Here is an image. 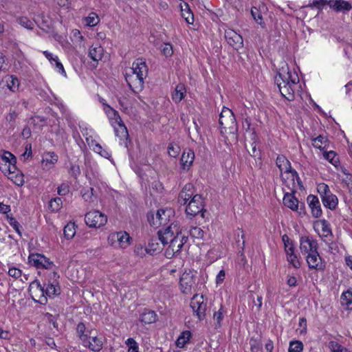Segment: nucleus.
I'll return each instance as SVG.
<instances>
[{"mask_svg":"<svg viewBox=\"0 0 352 352\" xmlns=\"http://www.w3.org/2000/svg\"><path fill=\"white\" fill-rule=\"evenodd\" d=\"M282 67L274 78V82L277 85L281 95L289 101L294 99V93L299 87V77L296 72Z\"/></svg>","mask_w":352,"mask_h":352,"instance_id":"1","label":"nucleus"},{"mask_svg":"<svg viewBox=\"0 0 352 352\" xmlns=\"http://www.w3.org/2000/svg\"><path fill=\"white\" fill-rule=\"evenodd\" d=\"M174 211L172 208L159 209L156 214L150 212L147 215L148 221L151 226L157 227L159 226H166L170 221L173 217Z\"/></svg>","mask_w":352,"mask_h":352,"instance_id":"2","label":"nucleus"},{"mask_svg":"<svg viewBox=\"0 0 352 352\" xmlns=\"http://www.w3.org/2000/svg\"><path fill=\"white\" fill-rule=\"evenodd\" d=\"M34 284L36 285V289L41 294L39 300L41 303H45L47 302L46 296L52 297L58 296L60 294V287L58 286V283H56V281L52 283L50 280H48L47 283L44 284L43 286L37 280L33 282L32 285Z\"/></svg>","mask_w":352,"mask_h":352,"instance_id":"3","label":"nucleus"},{"mask_svg":"<svg viewBox=\"0 0 352 352\" xmlns=\"http://www.w3.org/2000/svg\"><path fill=\"white\" fill-rule=\"evenodd\" d=\"M181 228L177 223H171L166 228L157 232L158 239L163 246L168 245L169 242L175 238L177 234H180Z\"/></svg>","mask_w":352,"mask_h":352,"instance_id":"4","label":"nucleus"},{"mask_svg":"<svg viewBox=\"0 0 352 352\" xmlns=\"http://www.w3.org/2000/svg\"><path fill=\"white\" fill-rule=\"evenodd\" d=\"M190 306L192 310L193 314L197 317L199 320L204 319L207 309V304L204 300V296L195 294L191 298Z\"/></svg>","mask_w":352,"mask_h":352,"instance_id":"5","label":"nucleus"},{"mask_svg":"<svg viewBox=\"0 0 352 352\" xmlns=\"http://www.w3.org/2000/svg\"><path fill=\"white\" fill-rule=\"evenodd\" d=\"M276 164L281 173H285L287 174H290L293 185H294L295 178L297 179L298 184H300L301 182L298 177V173L295 170L292 169L290 162L286 158L285 156L283 155H278L276 160Z\"/></svg>","mask_w":352,"mask_h":352,"instance_id":"6","label":"nucleus"},{"mask_svg":"<svg viewBox=\"0 0 352 352\" xmlns=\"http://www.w3.org/2000/svg\"><path fill=\"white\" fill-rule=\"evenodd\" d=\"M86 224L90 228H100L107 222V216L98 210L87 212L85 217Z\"/></svg>","mask_w":352,"mask_h":352,"instance_id":"7","label":"nucleus"},{"mask_svg":"<svg viewBox=\"0 0 352 352\" xmlns=\"http://www.w3.org/2000/svg\"><path fill=\"white\" fill-rule=\"evenodd\" d=\"M179 284L182 293L185 294H191L196 286L195 272L189 271L183 273L179 280Z\"/></svg>","mask_w":352,"mask_h":352,"instance_id":"8","label":"nucleus"},{"mask_svg":"<svg viewBox=\"0 0 352 352\" xmlns=\"http://www.w3.org/2000/svg\"><path fill=\"white\" fill-rule=\"evenodd\" d=\"M104 338L98 336L96 330L89 332L87 339L82 342L83 346L88 347L94 352H99L103 346Z\"/></svg>","mask_w":352,"mask_h":352,"instance_id":"9","label":"nucleus"},{"mask_svg":"<svg viewBox=\"0 0 352 352\" xmlns=\"http://www.w3.org/2000/svg\"><path fill=\"white\" fill-rule=\"evenodd\" d=\"M204 198L201 195L195 194L189 201L186 212L188 216L195 217L204 210Z\"/></svg>","mask_w":352,"mask_h":352,"instance_id":"10","label":"nucleus"},{"mask_svg":"<svg viewBox=\"0 0 352 352\" xmlns=\"http://www.w3.org/2000/svg\"><path fill=\"white\" fill-rule=\"evenodd\" d=\"M16 157L10 151H4L0 157V169L5 174L16 170Z\"/></svg>","mask_w":352,"mask_h":352,"instance_id":"11","label":"nucleus"},{"mask_svg":"<svg viewBox=\"0 0 352 352\" xmlns=\"http://www.w3.org/2000/svg\"><path fill=\"white\" fill-rule=\"evenodd\" d=\"M219 123L222 128L233 129L236 123L232 111L223 107L219 115Z\"/></svg>","mask_w":352,"mask_h":352,"instance_id":"12","label":"nucleus"},{"mask_svg":"<svg viewBox=\"0 0 352 352\" xmlns=\"http://www.w3.org/2000/svg\"><path fill=\"white\" fill-rule=\"evenodd\" d=\"M131 237L126 232H118L112 233L108 238L109 242L116 247L124 248L130 243Z\"/></svg>","mask_w":352,"mask_h":352,"instance_id":"13","label":"nucleus"},{"mask_svg":"<svg viewBox=\"0 0 352 352\" xmlns=\"http://www.w3.org/2000/svg\"><path fill=\"white\" fill-rule=\"evenodd\" d=\"M300 249L305 256L318 250V241L310 236H301L300 239Z\"/></svg>","mask_w":352,"mask_h":352,"instance_id":"14","label":"nucleus"},{"mask_svg":"<svg viewBox=\"0 0 352 352\" xmlns=\"http://www.w3.org/2000/svg\"><path fill=\"white\" fill-rule=\"evenodd\" d=\"M283 201L286 207L293 211L298 212L300 215L305 214L306 212L304 203H301L299 206L298 200L293 194L289 192L285 193Z\"/></svg>","mask_w":352,"mask_h":352,"instance_id":"15","label":"nucleus"},{"mask_svg":"<svg viewBox=\"0 0 352 352\" xmlns=\"http://www.w3.org/2000/svg\"><path fill=\"white\" fill-rule=\"evenodd\" d=\"M124 78L129 85L130 89L134 93L141 91L144 88V80L140 78L133 72H126Z\"/></svg>","mask_w":352,"mask_h":352,"instance_id":"16","label":"nucleus"},{"mask_svg":"<svg viewBox=\"0 0 352 352\" xmlns=\"http://www.w3.org/2000/svg\"><path fill=\"white\" fill-rule=\"evenodd\" d=\"M305 258L309 269L319 271L324 270L325 262L319 254L318 250L312 254H308Z\"/></svg>","mask_w":352,"mask_h":352,"instance_id":"17","label":"nucleus"},{"mask_svg":"<svg viewBox=\"0 0 352 352\" xmlns=\"http://www.w3.org/2000/svg\"><path fill=\"white\" fill-rule=\"evenodd\" d=\"M225 38L228 43L234 49L239 50L243 47V37L232 29H228L225 31Z\"/></svg>","mask_w":352,"mask_h":352,"instance_id":"18","label":"nucleus"},{"mask_svg":"<svg viewBox=\"0 0 352 352\" xmlns=\"http://www.w3.org/2000/svg\"><path fill=\"white\" fill-rule=\"evenodd\" d=\"M130 72H133L143 80L148 76V69L146 61L143 58L136 59L129 69Z\"/></svg>","mask_w":352,"mask_h":352,"instance_id":"19","label":"nucleus"},{"mask_svg":"<svg viewBox=\"0 0 352 352\" xmlns=\"http://www.w3.org/2000/svg\"><path fill=\"white\" fill-rule=\"evenodd\" d=\"M307 202L311 210L312 216L315 218L320 217L322 211L318 197L314 195H309L307 197Z\"/></svg>","mask_w":352,"mask_h":352,"instance_id":"20","label":"nucleus"},{"mask_svg":"<svg viewBox=\"0 0 352 352\" xmlns=\"http://www.w3.org/2000/svg\"><path fill=\"white\" fill-rule=\"evenodd\" d=\"M168 244V247L165 250V256L168 258H171L178 255L183 248V243L179 241V239L177 236Z\"/></svg>","mask_w":352,"mask_h":352,"instance_id":"21","label":"nucleus"},{"mask_svg":"<svg viewBox=\"0 0 352 352\" xmlns=\"http://www.w3.org/2000/svg\"><path fill=\"white\" fill-rule=\"evenodd\" d=\"M194 195L195 194L193 185L190 183L186 184L179 194L178 202L180 204L185 205Z\"/></svg>","mask_w":352,"mask_h":352,"instance_id":"22","label":"nucleus"},{"mask_svg":"<svg viewBox=\"0 0 352 352\" xmlns=\"http://www.w3.org/2000/svg\"><path fill=\"white\" fill-rule=\"evenodd\" d=\"M195 160L194 151L191 149H185L183 151L180 159L182 168L186 171L188 170L192 166Z\"/></svg>","mask_w":352,"mask_h":352,"instance_id":"23","label":"nucleus"},{"mask_svg":"<svg viewBox=\"0 0 352 352\" xmlns=\"http://www.w3.org/2000/svg\"><path fill=\"white\" fill-rule=\"evenodd\" d=\"M328 3L329 6L336 12H346L352 8L351 3L344 0H329Z\"/></svg>","mask_w":352,"mask_h":352,"instance_id":"24","label":"nucleus"},{"mask_svg":"<svg viewBox=\"0 0 352 352\" xmlns=\"http://www.w3.org/2000/svg\"><path fill=\"white\" fill-rule=\"evenodd\" d=\"M321 199L324 206L331 210H335L338 204V199L337 196L332 192H330Z\"/></svg>","mask_w":352,"mask_h":352,"instance_id":"25","label":"nucleus"},{"mask_svg":"<svg viewBox=\"0 0 352 352\" xmlns=\"http://www.w3.org/2000/svg\"><path fill=\"white\" fill-rule=\"evenodd\" d=\"M157 317L154 311L145 309L140 316V320L145 324H151L157 320Z\"/></svg>","mask_w":352,"mask_h":352,"instance_id":"26","label":"nucleus"},{"mask_svg":"<svg viewBox=\"0 0 352 352\" xmlns=\"http://www.w3.org/2000/svg\"><path fill=\"white\" fill-rule=\"evenodd\" d=\"M104 111L107 114L109 119L111 120V124L113 126H115V124H117L122 122L118 112L112 107H111L110 106H107V107H104Z\"/></svg>","mask_w":352,"mask_h":352,"instance_id":"27","label":"nucleus"},{"mask_svg":"<svg viewBox=\"0 0 352 352\" xmlns=\"http://www.w3.org/2000/svg\"><path fill=\"white\" fill-rule=\"evenodd\" d=\"M186 90L184 85L178 84L172 94L173 100L178 103L182 100L186 94Z\"/></svg>","mask_w":352,"mask_h":352,"instance_id":"28","label":"nucleus"},{"mask_svg":"<svg viewBox=\"0 0 352 352\" xmlns=\"http://www.w3.org/2000/svg\"><path fill=\"white\" fill-rule=\"evenodd\" d=\"M8 178L12 180L16 185L20 186L24 184V178L22 173L16 167L14 171L7 172Z\"/></svg>","mask_w":352,"mask_h":352,"instance_id":"29","label":"nucleus"},{"mask_svg":"<svg viewBox=\"0 0 352 352\" xmlns=\"http://www.w3.org/2000/svg\"><path fill=\"white\" fill-rule=\"evenodd\" d=\"M227 311L223 305H221L218 311H215L213 314V320H214V328L218 329L221 327V322L226 314Z\"/></svg>","mask_w":352,"mask_h":352,"instance_id":"30","label":"nucleus"},{"mask_svg":"<svg viewBox=\"0 0 352 352\" xmlns=\"http://www.w3.org/2000/svg\"><path fill=\"white\" fill-rule=\"evenodd\" d=\"M94 330V329H87L83 322H79L76 327V333L82 343L87 339L89 332L93 331Z\"/></svg>","mask_w":352,"mask_h":352,"instance_id":"31","label":"nucleus"},{"mask_svg":"<svg viewBox=\"0 0 352 352\" xmlns=\"http://www.w3.org/2000/svg\"><path fill=\"white\" fill-rule=\"evenodd\" d=\"M157 240H159L158 238L151 239L150 240L148 245L145 248L146 253L152 255L156 252H160L162 250V248L157 242Z\"/></svg>","mask_w":352,"mask_h":352,"instance_id":"32","label":"nucleus"},{"mask_svg":"<svg viewBox=\"0 0 352 352\" xmlns=\"http://www.w3.org/2000/svg\"><path fill=\"white\" fill-rule=\"evenodd\" d=\"M191 332L190 331H184L181 333L176 341V345L179 348H183L188 342L191 338Z\"/></svg>","mask_w":352,"mask_h":352,"instance_id":"33","label":"nucleus"},{"mask_svg":"<svg viewBox=\"0 0 352 352\" xmlns=\"http://www.w3.org/2000/svg\"><path fill=\"white\" fill-rule=\"evenodd\" d=\"M312 145L320 150H324L325 147L328 145L327 139L322 136L318 135L316 138H311Z\"/></svg>","mask_w":352,"mask_h":352,"instance_id":"34","label":"nucleus"},{"mask_svg":"<svg viewBox=\"0 0 352 352\" xmlns=\"http://www.w3.org/2000/svg\"><path fill=\"white\" fill-rule=\"evenodd\" d=\"M103 49L101 46L92 47L89 50V56L95 62L98 63L102 57Z\"/></svg>","mask_w":352,"mask_h":352,"instance_id":"35","label":"nucleus"},{"mask_svg":"<svg viewBox=\"0 0 352 352\" xmlns=\"http://www.w3.org/2000/svg\"><path fill=\"white\" fill-rule=\"evenodd\" d=\"M184 8L183 6L182 9V16L188 24H192L194 23V16L190 10V8L187 3L184 4Z\"/></svg>","mask_w":352,"mask_h":352,"instance_id":"36","label":"nucleus"},{"mask_svg":"<svg viewBox=\"0 0 352 352\" xmlns=\"http://www.w3.org/2000/svg\"><path fill=\"white\" fill-rule=\"evenodd\" d=\"M341 302L347 309H352V288L342 294Z\"/></svg>","mask_w":352,"mask_h":352,"instance_id":"37","label":"nucleus"},{"mask_svg":"<svg viewBox=\"0 0 352 352\" xmlns=\"http://www.w3.org/2000/svg\"><path fill=\"white\" fill-rule=\"evenodd\" d=\"M58 161V155L54 152H47L44 154L43 163L47 166L50 164V167L54 165Z\"/></svg>","mask_w":352,"mask_h":352,"instance_id":"38","label":"nucleus"},{"mask_svg":"<svg viewBox=\"0 0 352 352\" xmlns=\"http://www.w3.org/2000/svg\"><path fill=\"white\" fill-rule=\"evenodd\" d=\"M8 88L12 92L18 91L19 87V80L14 76L12 75L8 77L6 80Z\"/></svg>","mask_w":352,"mask_h":352,"instance_id":"39","label":"nucleus"},{"mask_svg":"<svg viewBox=\"0 0 352 352\" xmlns=\"http://www.w3.org/2000/svg\"><path fill=\"white\" fill-rule=\"evenodd\" d=\"M63 234L67 239H72L76 234L75 224L72 223L67 224L63 229Z\"/></svg>","mask_w":352,"mask_h":352,"instance_id":"40","label":"nucleus"},{"mask_svg":"<svg viewBox=\"0 0 352 352\" xmlns=\"http://www.w3.org/2000/svg\"><path fill=\"white\" fill-rule=\"evenodd\" d=\"M328 1L327 0H313L312 1H309L305 7L322 10L324 6H329Z\"/></svg>","mask_w":352,"mask_h":352,"instance_id":"41","label":"nucleus"},{"mask_svg":"<svg viewBox=\"0 0 352 352\" xmlns=\"http://www.w3.org/2000/svg\"><path fill=\"white\" fill-rule=\"evenodd\" d=\"M257 135L256 134L255 132L252 131L251 133V138H250V140H251V151H248V153H250V155L252 156V157H256L257 155H258V151L256 150V141H257Z\"/></svg>","mask_w":352,"mask_h":352,"instance_id":"42","label":"nucleus"},{"mask_svg":"<svg viewBox=\"0 0 352 352\" xmlns=\"http://www.w3.org/2000/svg\"><path fill=\"white\" fill-rule=\"evenodd\" d=\"M40 258H42V254H31L28 258L29 262L36 268H41L43 261Z\"/></svg>","mask_w":352,"mask_h":352,"instance_id":"43","label":"nucleus"},{"mask_svg":"<svg viewBox=\"0 0 352 352\" xmlns=\"http://www.w3.org/2000/svg\"><path fill=\"white\" fill-rule=\"evenodd\" d=\"M62 200L60 197L52 199L49 202V208L52 212H58L62 206Z\"/></svg>","mask_w":352,"mask_h":352,"instance_id":"44","label":"nucleus"},{"mask_svg":"<svg viewBox=\"0 0 352 352\" xmlns=\"http://www.w3.org/2000/svg\"><path fill=\"white\" fill-rule=\"evenodd\" d=\"M118 126V129L114 126L115 132L117 136L120 137V138H124L128 136V131L126 129V126L124 124L123 121L122 122H120L117 124Z\"/></svg>","mask_w":352,"mask_h":352,"instance_id":"45","label":"nucleus"},{"mask_svg":"<svg viewBox=\"0 0 352 352\" xmlns=\"http://www.w3.org/2000/svg\"><path fill=\"white\" fill-rule=\"evenodd\" d=\"M324 157L328 160L329 162H331L333 166H337L339 163V159L337 157L336 153L333 151H330L329 152H324Z\"/></svg>","mask_w":352,"mask_h":352,"instance_id":"46","label":"nucleus"},{"mask_svg":"<svg viewBox=\"0 0 352 352\" xmlns=\"http://www.w3.org/2000/svg\"><path fill=\"white\" fill-rule=\"evenodd\" d=\"M329 347L331 352H351L348 349L334 341L329 343Z\"/></svg>","mask_w":352,"mask_h":352,"instance_id":"47","label":"nucleus"},{"mask_svg":"<svg viewBox=\"0 0 352 352\" xmlns=\"http://www.w3.org/2000/svg\"><path fill=\"white\" fill-rule=\"evenodd\" d=\"M302 342L299 340H294L290 342L288 352H302Z\"/></svg>","mask_w":352,"mask_h":352,"instance_id":"48","label":"nucleus"},{"mask_svg":"<svg viewBox=\"0 0 352 352\" xmlns=\"http://www.w3.org/2000/svg\"><path fill=\"white\" fill-rule=\"evenodd\" d=\"M17 22L19 25L25 28L32 30L34 28V23L26 16H21L17 19Z\"/></svg>","mask_w":352,"mask_h":352,"instance_id":"49","label":"nucleus"},{"mask_svg":"<svg viewBox=\"0 0 352 352\" xmlns=\"http://www.w3.org/2000/svg\"><path fill=\"white\" fill-rule=\"evenodd\" d=\"M85 21L87 25L94 27L99 23V19L96 14L92 12L85 18Z\"/></svg>","mask_w":352,"mask_h":352,"instance_id":"50","label":"nucleus"},{"mask_svg":"<svg viewBox=\"0 0 352 352\" xmlns=\"http://www.w3.org/2000/svg\"><path fill=\"white\" fill-rule=\"evenodd\" d=\"M7 219L9 224L13 228V229L19 234L20 236H21V226L20 223L16 220V219L13 217H10L7 215Z\"/></svg>","mask_w":352,"mask_h":352,"instance_id":"51","label":"nucleus"},{"mask_svg":"<svg viewBox=\"0 0 352 352\" xmlns=\"http://www.w3.org/2000/svg\"><path fill=\"white\" fill-rule=\"evenodd\" d=\"M190 235L192 238L202 239L204 234L203 230L199 227H191L188 230Z\"/></svg>","mask_w":352,"mask_h":352,"instance_id":"52","label":"nucleus"},{"mask_svg":"<svg viewBox=\"0 0 352 352\" xmlns=\"http://www.w3.org/2000/svg\"><path fill=\"white\" fill-rule=\"evenodd\" d=\"M251 14L258 24L262 25L264 23L262 14L256 7L252 8Z\"/></svg>","mask_w":352,"mask_h":352,"instance_id":"53","label":"nucleus"},{"mask_svg":"<svg viewBox=\"0 0 352 352\" xmlns=\"http://www.w3.org/2000/svg\"><path fill=\"white\" fill-rule=\"evenodd\" d=\"M317 190L321 199L331 192L328 185L324 183L319 184L317 186Z\"/></svg>","mask_w":352,"mask_h":352,"instance_id":"54","label":"nucleus"},{"mask_svg":"<svg viewBox=\"0 0 352 352\" xmlns=\"http://www.w3.org/2000/svg\"><path fill=\"white\" fill-rule=\"evenodd\" d=\"M125 344L129 346L128 352H139L138 344L133 338H128L126 340Z\"/></svg>","mask_w":352,"mask_h":352,"instance_id":"55","label":"nucleus"},{"mask_svg":"<svg viewBox=\"0 0 352 352\" xmlns=\"http://www.w3.org/2000/svg\"><path fill=\"white\" fill-rule=\"evenodd\" d=\"M180 151V148L177 144L173 143L170 144L168 146V153L170 157H176Z\"/></svg>","mask_w":352,"mask_h":352,"instance_id":"56","label":"nucleus"},{"mask_svg":"<svg viewBox=\"0 0 352 352\" xmlns=\"http://www.w3.org/2000/svg\"><path fill=\"white\" fill-rule=\"evenodd\" d=\"M55 67L58 72L63 75L64 76H66V72L63 67V64L59 61L58 57L57 56H55V60L54 61V64L52 65Z\"/></svg>","mask_w":352,"mask_h":352,"instance_id":"57","label":"nucleus"},{"mask_svg":"<svg viewBox=\"0 0 352 352\" xmlns=\"http://www.w3.org/2000/svg\"><path fill=\"white\" fill-rule=\"evenodd\" d=\"M287 260L295 268H298L300 266V263L298 261V257L295 254H289V255L287 256Z\"/></svg>","mask_w":352,"mask_h":352,"instance_id":"58","label":"nucleus"},{"mask_svg":"<svg viewBox=\"0 0 352 352\" xmlns=\"http://www.w3.org/2000/svg\"><path fill=\"white\" fill-rule=\"evenodd\" d=\"M94 150L105 158L108 159L111 157V154L107 151L103 149L101 145L99 144H96Z\"/></svg>","mask_w":352,"mask_h":352,"instance_id":"59","label":"nucleus"},{"mask_svg":"<svg viewBox=\"0 0 352 352\" xmlns=\"http://www.w3.org/2000/svg\"><path fill=\"white\" fill-rule=\"evenodd\" d=\"M93 188H90L89 189H84L81 191L82 197L85 201H92V196H93Z\"/></svg>","mask_w":352,"mask_h":352,"instance_id":"60","label":"nucleus"},{"mask_svg":"<svg viewBox=\"0 0 352 352\" xmlns=\"http://www.w3.org/2000/svg\"><path fill=\"white\" fill-rule=\"evenodd\" d=\"M58 194L60 196H65L69 192V186L66 183L61 184L57 188Z\"/></svg>","mask_w":352,"mask_h":352,"instance_id":"61","label":"nucleus"},{"mask_svg":"<svg viewBox=\"0 0 352 352\" xmlns=\"http://www.w3.org/2000/svg\"><path fill=\"white\" fill-rule=\"evenodd\" d=\"M41 261H43L41 268H44V269L50 270L54 265L53 262L50 261L48 258L45 257L43 254H42V258H41Z\"/></svg>","mask_w":352,"mask_h":352,"instance_id":"62","label":"nucleus"},{"mask_svg":"<svg viewBox=\"0 0 352 352\" xmlns=\"http://www.w3.org/2000/svg\"><path fill=\"white\" fill-rule=\"evenodd\" d=\"M322 230L326 234V236H327V235H332L330 224L326 220L322 221Z\"/></svg>","mask_w":352,"mask_h":352,"instance_id":"63","label":"nucleus"},{"mask_svg":"<svg viewBox=\"0 0 352 352\" xmlns=\"http://www.w3.org/2000/svg\"><path fill=\"white\" fill-rule=\"evenodd\" d=\"M21 270L14 267L10 268L8 270V274L14 278L21 277Z\"/></svg>","mask_w":352,"mask_h":352,"instance_id":"64","label":"nucleus"}]
</instances>
